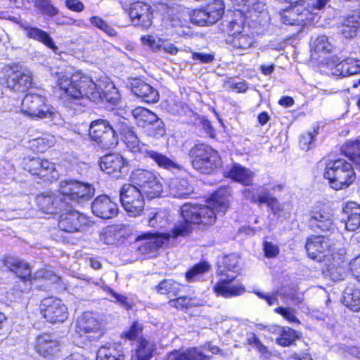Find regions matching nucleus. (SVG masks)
I'll return each instance as SVG.
<instances>
[{
	"label": "nucleus",
	"mask_w": 360,
	"mask_h": 360,
	"mask_svg": "<svg viewBox=\"0 0 360 360\" xmlns=\"http://www.w3.org/2000/svg\"><path fill=\"white\" fill-rule=\"evenodd\" d=\"M57 85L63 92L61 97L65 104L70 108L85 105L84 101L87 99L95 103L105 101L112 104H117L120 100V94L112 84L106 85L103 90L101 82L96 83L89 77L80 73L58 72Z\"/></svg>",
	"instance_id": "nucleus-1"
},
{
	"label": "nucleus",
	"mask_w": 360,
	"mask_h": 360,
	"mask_svg": "<svg viewBox=\"0 0 360 360\" xmlns=\"http://www.w3.org/2000/svg\"><path fill=\"white\" fill-rule=\"evenodd\" d=\"M230 196L229 189L220 188L211 198L210 205L185 203L181 208V214L195 224L211 225L215 222L216 212L224 214L229 208Z\"/></svg>",
	"instance_id": "nucleus-2"
},
{
	"label": "nucleus",
	"mask_w": 360,
	"mask_h": 360,
	"mask_svg": "<svg viewBox=\"0 0 360 360\" xmlns=\"http://www.w3.org/2000/svg\"><path fill=\"white\" fill-rule=\"evenodd\" d=\"M21 111L32 118L48 119L56 125L64 123L60 113L47 104L46 98L37 94H28L24 97Z\"/></svg>",
	"instance_id": "nucleus-3"
},
{
	"label": "nucleus",
	"mask_w": 360,
	"mask_h": 360,
	"mask_svg": "<svg viewBox=\"0 0 360 360\" xmlns=\"http://www.w3.org/2000/svg\"><path fill=\"white\" fill-rule=\"evenodd\" d=\"M324 177L329 180L331 187L335 190L348 187L356 179L352 165L344 159L330 161L326 165Z\"/></svg>",
	"instance_id": "nucleus-4"
},
{
	"label": "nucleus",
	"mask_w": 360,
	"mask_h": 360,
	"mask_svg": "<svg viewBox=\"0 0 360 360\" xmlns=\"http://www.w3.org/2000/svg\"><path fill=\"white\" fill-rule=\"evenodd\" d=\"M189 156L193 167L202 174H210L221 165L217 151L204 143L191 148Z\"/></svg>",
	"instance_id": "nucleus-5"
},
{
	"label": "nucleus",
	"mask_w": 360,
	"mask_h": 360,
	"mask_svg": "<svg viewBox=\"0 0 360 360\" xmlns=\"http://www.w3.org/2000/svg\"><path fill=\"white\" fill-rule=\"evenodd\" d=\"M130 178L133 185L136 186L139 191L148 198H155L162 193V184L152 171L137 169L131 172Z\"/></svg>",
	"instance_id": "nucleus-6"
},
{
	"label": "nucleus",
	"mask_w": 360,
	"mask_h": 360,
	"mask_svg": "<svg viewBox=\"0 0 360 360\" xmlns=\"http://www.w3.org/2000/svg\"><path fill=\"white\" fill-rule=\"evenodd\" d=\"M89 136L102 149L113 148L119 142L118 134L115 132L111 123L106 120L93 121L89 127Z\"/></svg>",
	"instance_id": "nucleus-7"
},
{
	"label": "nucleus",
	"mask_w": 360,
	"mask_h": 360,
	"mask_svg": "<svg viewBox=\"0 0 360 360\" xmlns=\"http://www.w3.org/2000/svg\"><path fill=\"white\" fill-rule=\"evenodd\" d=\"M59 188L65 201L70 200L77 203L90 200L95 191L91 184L73 180L61 181Z\"/></svg>",
	"instance_id": "nucleus-8"
},
{
	"label": "nucleus",
	"mask_w": 360,
	"mask_h": 360,
	"mask_svg": "<svg viewBox=\"0 0 360 360\" xmlns=\"http://www.w3.org/2000/svg\"><path fill=\"white\" fill-rule=\"evenodd\" d=\"M59 214L58 228L65 232L75 233L85 231L89 225L88 218L79 212L72 210L70 202L65 210Z\"/></svg>",
	"instance_id": "nucleus-9"
},
{
	"label": "nucleus",
	"mask_w": 360,
	"mask_h": 360,
	"mask_svg": "<svg viewBox=\"0 0 360 360\" xmlns=\"http://www.w3.org/2000/svg\"><path fill=\"white\" fill-rule=\"evenodd\" d=\"M120 200L124 209L133 217L139 215L144 207L143 195L133 184L123 185L120 191Z\"/></svg>",
	"instance_id": "nucleus-10"
},
{
	"label": "nucleus",
	"mask_w": 360,
	"mask_h": 360,
	"mask_svg": "<svg viewBox=\"0 0 360 360\" xmlns=\"http://www.w3.org/2000/svg\"><path fill=\"white\" fill-rule=\"evenodd\" d=\"M321 9L309 7L303 2L295 4L294 6L283 11L281 21L285 25L304 27L312 22L314 11Z\"/></svg>",
	"instance_id": "nucleus-11"
},
{
	"label": "nucleus",
	"mask_w": 360,
	"mask_h": 360,
	"mask_svg": "<svg viewBox=\"0 0 360 360\" xmlns=\"http://www.w3.org/2000/svg\"><path fill=\"white\" fill-rule=\"evenodd\" d=\"M170 234L169 233H144L138 236L134 244L136 250L141 255H148L155 253L160 248H162L169 241Z\"/></svg>",
	"instance_id": "nucleus-12"
},
{
	"label": "nucleus",
	"mask_w": 360,
	"mask_h": 360,
	"mask_svg": "<svg viewBox=\"0 0 360 360\" xmlns=\"http://www.w3.org/2000/svg\"><path fill=\"white\" fill-rule=\"evenodd\" d=\"M4 74L7 87L14 91L25 92L32 86V75L28 70L13 66L6 68Z\"/></svg>",
	"instance_id": "nucleus-13"
},
{
	"label": "nucleus",
	"mask_w": 360,
	"mask_h": 360,
	"mask_svg": "<svg viewBox=\"0 0 360 360\" xmlns=\"http://www.w3.org/2000/svg\"><path fill=\"white\" fill-rule=\"evenodd\" d=\"M103 323L98 314L86 311L77 320L76 331L82 336L97 338L103 334Z\"/></svg>",
	"instance_id": "nucleus-14"
},
{
	"label": "nucleus",
	"mask_w": 360,
	"mask_h": 360,
	"mask_svg": "<svg viewBox=\"0 0 360 360\" xmlns=\"http://www.w3.org/2000/svg\"><path fill=\"white\" fill-rule=\"evenodd\" d=\"M41 312L46 321L51 323H63L68 316L66 306L61 300L53 297L42 300Z\"/></svg>",
	"instance_id": "nucleus-15"
},
{
	"label": "nucleus",
	"mask_w": 360,
	"mask_h": 360,
	"mask_svg": "<svg viewBox=\"0 0 360 360\" xmlns=\"http://www.w3.org/2000/svg\"><path fill=\"white\" fill-rule=\"evenodd\" d=\"M24 169L31 174L37 176L47 181L58 178L55 165L39 157L27 158L24 159Z\"/></svg>",
	"instance_id": "nucleus-16"
},
{
	"label": "nucleus",
	"mask_w": 360,
	"mask_h": 360,
	"mask_svg": "<svg viewBox=\"0 0 360 360\" xmlns=\"http://www.w3.org/2000/svg\"><path fill=\"white\" fill-rule=\"evenodd\" d=\"M331 239L324 236H313L308 238L305 249L310 258L318 262L328 259L332 248Z\"/></svg>",
	"instance_id": "nucleus-17"
},
{
	"label": "nucleus",
	"mask_w": 360,
	"mask_h": 360,
	"mask_svg": "<svg viewBox=\"0 0 360 360\" xmlns=\"http://www.w3.org/2000/svg\"><path fill=\"white\" fill-rule=\"evenodd\" d=\"M37 202L42 212L47 214H58L68 207L60 189L58 193H46L37 196Z\"/></svg>",
	"instance_id": "nucleus-18"
},
{
	"label": "nucleus",
	"mask_w": 360,
	"mask_h": 360,
	"mask_svg": "<svg viewBox=\"0 0 360 360\" xmlns=\"http://www.w3.org/2000/svg\"><path fill=\"white\" fill-rule=\"evenodd\" d=\"M98 164L104 172L112 174L115 177L127 174L130 165L129 162L119 153H109L102 156Z\"/></svg>",
	"instance_id": "nucleus-19"
},
{
	"label": "nucleus",
	"mask_w": 360,
	"mask_h": 360,
	"mask_svg": "<svg viewBox=\"0 0 360 360\" xmlns=\"http://www.w3.org/2000/svg\"><path fill=\"white\" fill-rule=\"evenodd\" d=\"M129 15L134 25L147 29L152 25L153 9L146 3L136 1L131 4Z\"/></svg>",
	"instance_id": "nucleus-20"
},
{
	"label": "nucleus",
	"mask_w": 360,
	"mask_h": 360,
	"mask_svg": "<svg viewBox=\"0 0 360 360\" xmlns=\"http://www.w3.org/2000/svg\"><path fill=\"white\" fill-rule=\"evenodd\" d=\"M309 227L314 231H330L335 229L332 215L325 210H313L309 214Z\"/></svg>",
	"instance_id": "nucleus-21"
},
{
	"label": "nucleus",
	"mask_w": 360,
	"mask_h": 360,
	"mask_svg": "<svg viewBox=\"0 0 360 360\" xmlns=\"http://www.w3.org/2000/svg\"><path fill=\"white\" fill-rule=\"evenodd\" d=\"M93 213L102 219H111L117 215L118 207L106 195L98 196L91 203Z\"/></svg>",
	"instance_id": "nucleus-22"
},
{
	"label": "nucleus",
	"mask_w": 360,
	"mask_h": 360,
	"mask_svg": "<svg viewBox=\"0 0 360 360\" xmlns=\"http://www.w3.org/2000/svg\"><path fill=\"white\" fill-rule=\"evenodd\" d=\"M1 261L5 267L22 281H30L33 278L30 264L19 257L6 255Z\"/></svg>",
	"instance_id": "nucleus-23"
},
{
	"label": "nucleus",
	"mask_w": 360,
	"mask_h": 360,
	"mask_svg": "<svg viewBox=\"0 0 360 360\" xmlns=\"http://www.w3.org/2000/svg\"><path fill=\"white\" fill-rule=\"evenodd\" d=\"M236 275L230 276H221L220 281L214 285V292L218 296L225 298L236 297L245 292V288L242 284H232L231 281L236 278Z\"/></svg>",
	"instance_id": "nucleus-24"
},
{
	"label": "nucleus",
	"mask_w": 360,
	"mask_h": 360,
	"mask_svg": "<svg viewBox=\"0 0 360 360\" xmlns=\"http://www.w3.org/2000/svg\"><path fill=\"white\" fill-rule=\"evenodd\" d=\"M131 92L146 103H156L159 100V93L152 86L140 79H133L129 83Z\"/></svg>",
	"instance_id": "nucleus-25"
},
{
	"label": "nucleus",
	"mask_w": 360,
	"mask_h": 360,
	"mask_svg": "<svg viewBox=\"0 0 360 360\" xmlns=\"http://www.w3.org/2000/svg\"><path fill=\"white\" fill-rule=\"evenodd\" d=\"M131 92L146 103H156L159 100V93L152 86L140 79H133L129 83Z\"/></svg>",
	"instance_id": "nucleus-26"
},
{
	"label": "nucleus",
	"mask_w": 360,
	"mask_h": 360,
	"mask_svg": "<svg viewBox=\"0 0 360 360\" xmlns=\"http://www.w3.org/2000/svg\"><path fill=\"white\" fill-rule=\"evenodd\" d=\"M330 74L336 76L347 77L360 73V60L348 58L338 63L333 60L328 63Z\"/></svg>",
	"instance_id": "nucleus-27"
},
{
	"label": "nucleus",
	"mask_w": 360,
	"mask_h": 360,
	"mask_svg": "<svg viewBox=\"0 0 360 360\" xmlns=\"http://www.w3.org/2000/svg\"><path fill=\"white\" fill-rule=\"evenodd\" d=\"M17 23L24 31L27 38L39 41L54 51L58 49V47L55 45L51 37L45 31L37 27L32 26L27 21L20 20L18 21Z\"/></svg>",
	"instance_id": "nucleus-28"
},
{
	"label": "nucleus",
	"mask_w": 360,
	"mask_h": 360,
	"mask_svg": "<svg viewBox=\"0 0 360 360\" xmlns=\"http://www.w3.org/2000/svg\"><path fill=\"white\" fill-rule=\"evenodd\" d=\"M37 352L44 357L55 356L60 351V342L51 338L49 334L39 335L36 340Z\"/></svg>",
	"instance_id": "nucleus-29"
},
{
	"label": "nucleus",
	"mask_w": 360,
	"mask_h": 360,
	"mask_svg": "<svg viewBox=\"0 0 360 360\" xmlns=\"http://www.w3.org/2000/svg\"><path fill=\"white\" fill-rule=\"evenodd\" d=\"M171 195L176 198H186L193 193V186L186 179H173L169 183Z\"/></svg>",
	"instance_id": "nucleus-30"
},
{
	"label": "nucleus",
	"mask_w": 360,
	"mask_h": 360,
	"mask_svg": "<svg viewBox=\"0 0 360 360\" xmlns=\"http://www.w3.org/2000/svg\"><path fill=\"white\" fill-rule=\"evenodd\" d=\"M344 213L347 215L345 227L348 231H354L360 227V205L354 202H347Z\"/></svg>",
	"instance_id": "nucleus-31"
},
{
	"label": "nucleus",
	"mask_w": 360,
	"mask_h": 360,
	"mask_svg": "<svg viewBox=\"0 0 360 360\" xmlns=\"http://www.w3.org/2000/svg\"><path fill=\"white\" fill-rule=\"evenodd\" d=\"M360 27V13L354 12L348 15L340 27V32L346 39H352L356 36Z\"/></svg>",
	"instance_id": "nucleus-32"
},
{
	"label": "nucleus",
	"mask_w": 360,
	"mask_h": 360,
	"mask_svg": "<svg viewBox=\"0 0 360 360\" xmlns=\"http://www.w3.org/2000/svg\"><path fill=\"white\" fill-rule=\"evenodd\" d=\"M239 257L235 254L224 256L219 262L217 274L220 276L234 275L239 270Z\"/></svg>",
	"instance_id": "nucleus-33"
},
{
	"label": "nucleus",
	"mask_w": 360,
	"mask_h": 360,
	"mask_svg": "<svg viewBox=\"0 0 360 360\" xmlns=\"http://www.w3.org/2000/svg\"><path fill=\"white\" fill-rule=\"evenodd\" d=\"M146 156L153 160L160 167L167 170H181L182 166L167 155L152 150H146Z\"/></svg>",
	"instance_id": "nucleus-34"
},
{
	"label": "nucleus",
	"mask_w": 360,
	"mask_h": 360,
	"mask_svg": "<svg viewBox=\"0 0 360 360\" xmlns=\"http://www.w3.org/2000/svg\"><path fill=\"white\" fill-rule=\"evenodd\" d=\"M229 176L245 186L252 184L255 174L239 164H234L229 172Z\"/></svg>",
	"instance_id": "nucleus-35"
},
{
	"label": "nucleus",
	"mask_w": 360,
	"mask_h": 360,
	"mask_svg": "<svg viewBox=\"0 0 360 360\" xmlns=\"http://www.w3.org/2000/svg\"><path fill=\"white\" fill-rule=\"evenodd\" d=\"M169 217L166 209H153L149 215L148 225L157 229L165 228L169 224Z\"/></svg>",
	"instance_id": "nucleus-36"
},
{
	"label": "nucleus",
	"mask_w": 360,
	"mask_h": 360,
	"mask_svg": "<svg viewBox=\"0 0 360 360\" xmlns=\"http://www.w3.org/2000/svg\"><path fill=\"white\" fill-rule=\"evenodd\" d=\"M155 349V346L153 342L141 338L139 340L136 352L131 356V360H149Z\"/></svg>",
	"instance_id": "nucleus-37"
},
{
	"label": "nucleus",
	"mask_w": 360,
	"mask_h": 360,
	"mask_svg": "<svg viewBox=\"0 0 360 360\" xmlns=\"http://www.w3.org/2000/svg\"><path fill=\"white\" fill-rule=\"evenodd\" d=\"M341 151L360 169V141L346 142L342 146Z\"/></svg>",
	"instance_id": "nucleus-38"
},
{
	"label": "nucleus",
	"mask_w": 360,
	"mask_h": 360,
	"mask_svg": "<svg viewBox=\"0 0 360 360\" xmlns=\"http://www.w3.org/2000/svg\"><path fill=\"white\" fill-rule=\"evenodd\" d=\"M259 204H266L273 214H277L283 210V205L274 197L268 189H262L258 196Z\"/></svg>",
	"instance_id": "nucleus-39"
},
{
	"label": "nucleus",
	"mask_w": 360,
	"mask_h": 360,
	"mask_svg": "<svg viewBox=\"0 0 360 360\" xmlns=\"http://www.w3.org/2000/svg\"><path fill=\"white\" fill-rule=\"evenodd\" d=\"M132 115L137 124L142 127H148L150 124L154 122L158 117L153 112L141 107L133 110Z\"/></svg>",
	"instance_id": "nucleus-40"
},
{
	"label": "nucleus",
	"mask_w": 360,
	"mask_h": 360,
	"mask_svg": "<svg viewBox=\"0 0 360 360\" xmlns=\"http://www.w3.org/2000/svg\"><path fill=\"white\" fill-rule=\"evenodd\" d=\"M342 302L352 311H360V289L347 288L344 292Z\"/></svg>",
	"instance_id": "nucleus-41"
},
{
	"label": "nucleus",
	"mask_w": 360,
	"mask_h": 360,
	"mask_svg": "<svg viewBox=\"0 0 360 360\" xmlns=\"http://www.w3.org/2000/svg\"><path fill=\"white\" fill-rule=\"evenodd\" d=\"M276 330L279 334L276 342L282 347L292 345L299 338L297 332L288 327H278Z\"/></svg>",
	"instance_id": "nucleus-42"
},
{
	"label": "nucleus",
	"mask_w": 360,
	"mask_h": 360,
	"mask_svg": "<svg viewBox=\"0 0 360 360\" xmlns=\"http://www.w3.org/2000/svg\"><path fill=\"white\" fill-rule=\"evenodd\" d=\"M182 219L178 221L173 228L170 234V238H176L179 236L185 237L188 236L193 231V226L195 224L191 222V219L181 215Z\"/></svg>",
	"instance_id": "nucleus-43"
},
{
	"label": "nucleus",
	"mask_w": 360,
	"mask_h": 360,
	"mask_svg": "<svg viewBox=\"0 0 360 360\" xmlns=\"http://www.w3.org/2000/svg\"><path fill=\"white\" fill-rule=\"evenodd\" d=\"M207 22L209 25L217 22L222 16L224 11V4L221 0H215L212 4L205 8Z\"/></svg>",
	"instance_id": "nucleus-44"
},
{
	"label": "nucleus",
	"mask_w": 360,
	"mask_h": 360,
	"mask_svg": "<svg viewBox=\"0 0 360 360\" xmlns=\"http://www.w3.org/2000/svg\"><path fill=\"white\" fill-rule=\"evenodd\" d=\"M157 291L168 297H176L180 291V284L173 280H164L156 287Z\"/></svg>",
	"instance_id": "nucleus-45"
},
{
	"label": "nucleus",
	"mask_w": 360,
	"mask_h": 360,
	"mask_svg": "<svg viewBox=\"0 0 360 360\" xmlns=\"http://www.w3.org/2000/svg\"><path fill=\"white\" fill-rule=\"evenodd\" d=\"M227 41L234 48L239 49H247L253 44L252 38L248 34H243L242 31L236 34H233Z\"/></svg>",
	"instance_id": "nucleus-46"
},
{
	"label": "nucleus",
	"mask_w": 360,
	"mask_h": 360,
	"mask_svg": "<svg viewBox=\"0 0 360 360\" xmlns=\"http://www.w3.org/2000/svg\"><path fill=\"white\" fill-rule=\"evenodd\" d=\"M56 140L53 136L46 134L41 137L34 139L31 142V147L38 153L44 152L48 148L53 146Z\"/></svg>",
	"instance_id": "nucleus-47"
},
{
	"label": "nucleus",
	"mask_w": 360,
	"mask_h": 360,
	"mask_svg": "<svg viewBox=\"0 0 360 360\" xmlns=\"http://www.w3.org/2000/svg\"><path fill=\"white\" fill-rule=\"evenodd\" d=\"M210 269V265L206 262H202L195 264L193 267L189 269L186 274V280L188 282L196 281L199 276Z\"/></svg>",
	"instance_id": "nucleus-48"
},
{
	"label": "nucleus",
	"mask_w": 360,
	"mask_h": 360,
	"mask_svg": "<svg viewBox=\"0 0 360 360\" xmlns=\"http://www.w3.org/2000/svg\"><path fill=\"white\" fill-rule=\"evenodd\" d=\"M96 360H123V356L113 347H103L98 349Z\"/></svg>",
	"instance_id": "nucleus-49"
},
{
	"label": "nucleus",
	"mask_w": 360,
	"mask_h": 360,
	"mask_svg": "<svg viewBox=\"0 0 360 360\" xmlns=\"http://www.w3.org/2000/svg\"><path fill=\"white\" fill-rule=\"evenodd\" d=\"M111 127L115 133H120L122 136L133 131V128L129 126L128 120L124 117L112 120Z\"/></svg>",
	"instance_id": "nucleus-50"
},
{
	"label": "nucleus",
	"mask_w": 360,
	"mask_h": 360,
	"mask_svg": "<svg viewBox=\"0 0 360 360\" xmlns=\"http://www.w3.org/2000/svg\"><path fill=\"white\" fill-rule=\"evenodd\" d=\"M34 6L39 9L41 13L49 16H54L58 13V8L52 5L51 0H36Z\"/></svg>",
	"instance_id": "nucleus-51"
},
{
	"label": "nucleus",
	"mask_w": 360,
	"mask_h": 360,
	"mask_svg": "<svg viewBox=\"0 0 360 360\" xmlns=\"http://www.w3.org/2000/svg\"><path fill=\"white\" fill-rule=\"evenodd\" d=\"M318 130L319 127L314 129L313 131L301 135L300 138V146L302 150L307 151L314 146V139L319 133Z\"/></svg>",
	"instance_id": "nucleus-52"
},
{
	"label": "nucleus",
	"mask_w": 360,
	"mask_h": 360,
	"mask_svg": "<svg viewBox=\"0 0 360 360\" xmlns=\"http://www.w3.org/2000/svg\"><path fill=\"white\" fill-rule=\"evenodd\" d=\"M184 360H211V356L203 353L201 349L192 347L182 352Z\"/></svg>",
	"instance_id": "nucleus-53"
},
{
	"label": "nucleus",
	"mask_w": 360,
	"mask_h": 360,
	"mask_svg": "<svg viewBox=\"0 0 360 360\" xmlns=\"http://www.w3.org/2000/svg\"><path fill=\"white\" fill-rule=\"evenodd\" d=\"M90 22L93 25L103 30L110 37H115L117 35L115 30L102 18L94 16L90 18Z\"/></svg>",
	"instance_id": "nucleus-54"
},
{
	"label": "nucleus",
	"mask_w": 360,
	"mask_h": 360,
	"mask_svg": "<svg viewBox=\"0 0 360 360\" xmlns=\"http://www.w3.org/2000/svg\"><path fill=\"white\" fill-rule=\"evenodd\" d=\"M148 131L150 136L155 138L163 136L165 134L163 121L158 117L155 121L148 127Z\"/></svg>",
	"instance_id": "nucleus-55"
},
{
	"label": "nucleus",
	"mask_w": 360,
	"mask_h": 360,
	"mask_svg": "<svg viewBox=\"0 0 360 360\" xmlns=\"http://www.w3.org/2000/svg\"><path fill=\"white\" fill-rule=\"evenodd\" d=\"M123 140L131 151L137 152L141 150L140 141L134 130L123 136Z\"/></svg>",
	"instance_id": "nucleus-56"
},
{
	"label": "nucleus",
	"mask_w": 360,
	"mask_h": 360,
	"mask_svg": "<svg viewBox=\"0 0 360 360\" xmlns=\"http://www.w3.org/2000/svg\"><path fill=\"white\" fill-rule=\"evenodd\" d=\"M142 44L147 46L153 51H161L162 40L160 38L156 39L152 35H145L141 39Z\"/></svg>",
	"instance_id": "nucleus-57"
},
{
	"label": "nucleus",
	"mask_w": 360,
	"mask_h": 360,
	"mask_svg": "<svg viewBox=\"0 0 360 360\" xmlns=\"http://www.w3.org/2000/svg\"><path fill=\"white\" fill-rule=\"evenodd\" d=\"M103 289L115 300L113 302L118 303L120 305L126 308L127 309L131 307V304L129 302L128 298L126 296L116 292L113 289L108 286L104 287Z\"/></svg>",
	"instance_id": "nucleus-58"
},
{
	"label": "nucleus",
	"mask_w": 360,
	"mask_h": 360,
	"mask_svg": "<svg viewBox=\"0 0 360 360\" xmlns=\"http://www.w3.org/2000/svg\"><path fill=\"white\" fill-rule=\"evenodd\" d=\"M207 17L205 10L203 8L193 11L191 15L190 19L193 24L205 26L209 25Z\"/></svg>",
	"instance_id": "nucleus-59"
},
{
	"label": "nucleus",
	"mask_w": 360,
	"mask_h": 360,
	"mask_svg": "<svg viewBox=\"0 0 360 360\" xmlns=\"http://www.w3.org/2000/svg\"><path fill=\"white\" fill-rule=\"evenodd\" d=\"M274 311L278 314H281L283 317L291 323H300L299 320L296 317L295 310L292 308H283L280 307L275 308Z\"/></svg>",
	"instance_id": "nucleus-60"
},
{
	"label": "nucleus",
	"mask_w": 360,
	"mask_h": 360,
	"mask_svg": "<svg viewBox=\"0 0 360 360\" xmlns=\"http://www.w3.org/2000/svg\"><path fill=\"white\" fill-rule=\"evenodd\" d=\"M314 50L319 51L329 52L331 50V46L328 41L326 36L318 37L314 42Z\"/></svg>",
	"instance_id": "nucleus-61"
},
{
	"label": "nucleus",
	"mask_w": 360,
	"mask_h": 360,
	"mask_svg": "<svg viewBox=\"0 0 360 360\" xmlns=\"http://www.w3.org/2000/svg\"><path fill=\"white\" fill-rule=\"evenodd\" d=\"M191 300L186 296L179 297L176 299L169 300V304L171 307L179 309L188 308L191 306Z\"/></svg>",
	"instance_id": "nucleus-62"
},
{
	"label": "nucleus",
	"mask_w": 360,
	"mask_h": 360,
	"mask_svg": "<svg viewBox=\"0 0 360 360\" xmlns=\"http://www.w3.org/2000/svg\"><path fill=\"white\" fill-rule=\"evenodd\" d=\"M142 325L138 322H134L129 330L124 333V336L131 340L139 338L142 335Z\"/></svg>",
	"instance_id": "nucleus-63"
},
{
	"label": "nucleus",
	"mask_w": 360,
	"mask_h": 360,
	"mask_svg": "<svg viewBox=\"0 0 360 360\" xmlns=\"http://www.w3.org/2000/svg\"><path fill=\"white\" fill-rule=\"evenodd\" d=\"M248 6L250 12H254L255 13H262L265 11V4L259 0H250L248 1H244L243 4Z\"/></svg>",
	"instance_id": "nucleus-64"
}]
</instances>
